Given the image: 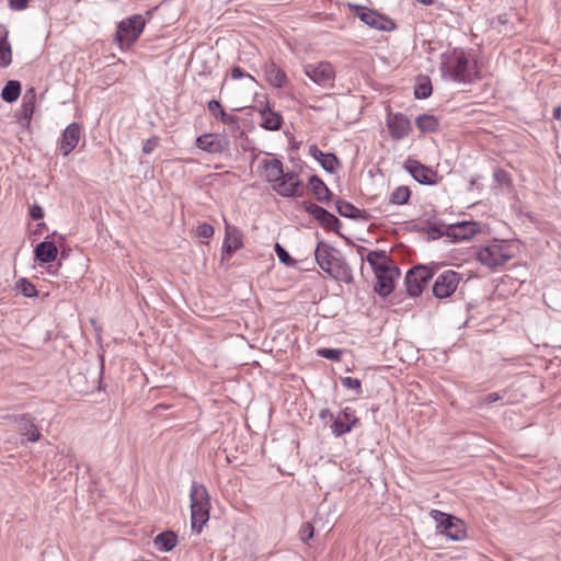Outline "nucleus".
I'll use <instances>...</instances> for the list:
<instances>
[{
  "mask_svg": "<svg viewBox=\"0 0 561 561\" xmlns=\"http://www.w3.org/2000/svg\"><path fill=\"white\" fill-rule=\"evenodd\" d=\"M320 417L322 420H324L325 417H330L331 420L333 419V414L328 410V409H324L320 412Z\"/></svg>",
  "mask_w": 561,
  "mask_h": 561,
  "instance_id": "obj_52",
  "label": "nucleus"
},
{
  "mask_svg": "<svg viewBox=\"0 0 561 561\" xmlns=\"http://www.w3.org/2000/svg\"><path fill=\"white\" fill-rule=\"evenodd\" d=\"M513 256L512 245L505 242H494L476 252L477 260L491 270L505 265Z\"/></svg>",
  "mask_w": 561,
  "mask_h": 561,
  "instance_id": "obj_5",
  "label": "nucleus"
},
{
  "mask_svg": "<svg viewBox=\"0 0 561 561\" xmlns=\"http://www.w3.org/2000/svg\"><path fill=\"white\" fill-rule=\"evenodd\" d=\"M411 196V191L408 186L401 185L393 190L389 196V203L393 205H405L408 204Z\"/></svg>",
  "mask_w": 561,
  "mask_h": 561,
  "instance_id": "obj_35",
  "label": "nucleus"
},
{
  "mask_svg": "<svg viewBox=\"0 0 561 561\" xmlns=\"http://www.w3.org/2000/svg\"><path fill=\"white\" fill-rule=\"evenodd\" d=\"M505 391L503 393L501 392H490L486 396L482 397L478 401V405H488L491 403H494L499 400H502L504 398Z\"/></svg>",
  "mask_w": 561,
  "mask_h": 561,
  "instance_id": "obj_41",
  "label": "nucleus"
},
{
  "mask_svg": "<svg viewBox=\"0 0 561 561\" xmlns=\"http://www.w3.org/2000/svg\"><path fill=\"white\" fill-rule=\"evenodd\" d=\"M405 169L420 184L435 185L437 183V173L416 160H408Z\"/></svg>",
  "mask_w": 561,
  "mask_h": 561,
  "instance_id": "obj_15",
  "label": "nucleus"
},
{
  "mask_svg": "<svg viewBox=\"0 0 561 561\" xmlns=\"http://www.w3.org/2000/svg\"><path fill=\"white\" fill-rule=\"evenodd\" d=\"M21 93V84L19 81L11 80L8 81L1 91V98L8 102L12 103L16 101Z\"/></svg>",
  "mask_w": 561,
  "mask_h": 561,
  "instance_id": "obj_34",
  "label": "nucleus"
},
{
  "mask_svg": "<svg viewBox=\"0 0 561 561\" xmlns=\"http://www.w3.org/2000/svg\"><path fill=\"white\" fill-rule=\"evenodd\" d=\"M416 127L422 133H434L438 129L439 123L434 115L422 114L415 119Z\"/></svg>",
  "mask_w": 561,
  "mask_h": 561,
  "instance_id": "obj_32",
  "label": "nucleus"
},
{
  "mask_svg": "<svg viewBox=\"0 0 561 561\" xmlns=\"http://www.w3.org/2000/svg\"><path fill=\"white\" fill-rule=\"evenodd\" d=\"M313 526L312 524L310 523H305L301 528H300V531H299V535H300V539L302 541H308L310 540L312 537H313Z\"/></svg>",
  "mask_w": 561,
  "mask_h": 561,
  "instance_id": "obj_44",
  "label": "nucleus"
},
{
  "mask_svg": "<svg viewBox=\"0 0 561 561\" xmlns=\"http://www.w3.org/2000/svg\"><path fill=\"white\" fill-rule=\"evenodd\" d=\"M314 257L319 267L332 278L345 284L353 282L352 268L337 249L320 241L314 250Z\"/></svg>",
  "mask_w": 561,
  "mask_h": 561,
  "instance_id": "obj_2",
  "label": "nucleus"
},
{
  "mask_svg": "<svg viewBox=\"0 0 561 561\" xmlns=\"http://www.w3.org/2000/svg\"><path fill=\"white\" fill-rule=\"evenodd\" d=\"M358 419L355 416V411L346 407L337 416H333L331 424V432L335 437H340L346 433H350L353 427L358 423Z\"/></svg>",
  "mask_w": 561,
  "mask_h": 561,
  "instance_id": "obj_12",
  "label": "nucleus"
},
{
  "mask_svg": "<svg viewBox=\"0 0 561 561\" xmlns=\"http://www.w3.org/2000/svg\"><path fill=\"white\" fill-rule=\"evenodd\" d=\"M553 118L557 119V121H561V106H557L553 108Z\"/></svg>",
  "mask_w": 561,
  "mask_h": 561,
  "instance_id": "obj_50",
  "label": "nucleus"
},
{
  "mask_svg": "<svg viewBox=\"0 0 561 561\" xmlns=\"http://www.w3.org/2000/svg\"><path fill=\"white\" fill-rule=\"evenodd\" d=\"M318 355L323 358L337 362L341 359L343 351L339 348H320L318 350Z\"/></svg>",
  "mask_w": 561,
  "mask_h": 561,
  "instance_id": "obj_39",
  "label": "nucleus"
},
{
  "mask_svg": "<svg viewBox=\"0 0 561 561\" xmlns=\"http://www.w3.org/2000/svg\"><path fill=\"white\" fill-rule=\"evenodd\" d=\"M160 144V138L156 135L147 139L142 145V152L145 154L151 153Z\"/></svg>",
  "mask_w": 561,
  "mask_h": 561,
  "instance_id": "obj_42",
  "label": "nucleus"
},
{
  "mask_svg": "<svg viewBox=\"0 0 561 561\" xmlns=\"http://www.w3.org/2000/svg\"><path fill=\"white\" fill-rule=\"evenodd\" d=\"M416 1L422 3L423 5H431L434 3V0H416Z\"/></svg>",
  "mask_w": 561,
  "mask_h": 561,
  "instance_id": "obj_53",
  "label": "nucleus"
},
{
  "mask_svg": "<svg viewBox=\"0 0 561 561\" xmlns=\"http://www.w3.org/2000/svg\"><path fill=\"white\" fill-rule=\"evenodd\" d=\"M431 516L437 523V529L440 534L454 541H459L465 538V526L459 518L437 510H433Z\"/></svg>",
  "mask_w": 561,
  "mask_h": 561,
  "instance_id": "obj_7",
  "label": "nucleus"
},
{
  "mask_svg": "<svg viewBox=\"0 0 561 561\" xmlns=\"http://www.w3.org/2000/svg\"><path fill=\"white\" fill-rule=\"evenodd\" d=\"M506 176H507V174L503 170H497L495 172V178L497 179V181H503L504 179H506Z\"/></svg>",
  "mask_w": 561,
  "mask_h": 561,
  "instance_id": "obj_51",
  "label": "nucleus"
},
{
  "mask_svg": "<svg viewBox=\"0 0 561 561\" xmlns=\"http://www.w3.org/2000/svg\"><path fill=\"white\" fill-rule=\"evenodd\" d=\"M9 31L0 23V67L7 68L12 62V47L8 41Z\"/></svg>",
  "mask_w": 561,
  "mask_h": 561,
  "instance_id": "obj_26",
  "label": "nucleus"
},
{
  "mask_svg": "<svg viewBox=\"0 0 561 561\" xmlns=\"http://www.w3.org/2000/svg\"><path fill=\"white\" fill-rule=\"evenodd\" d=\"M261 127H263L266 130H278L282 127L283 124V117L276 113L271 111L270 108H265L261 111Z\"/></svg>",
  "mask_w": 561,
  "mask_h": 561,
  "instance_id": "obj_29",
  "label": "nucleus"
},
{
  "mask_svg": "<svg viewBox=\"0 0 561 561\" xmlns=\"http://www.w3.org/2000/svg\"><path fill=\"white\" fill-rule=\"evenodd\" d=\"M304 209L310 216H312L320 224V226L322 228H324L327 230H332L336 233L340 232V229L342 227L341 221L339 220V218L336 216L329 213L323 207H321L314 203H311V202H305Z\"/></svg>",
  "mask_w": 561,
  "mask_h": 561,
  "instance_id": "obj_10",
  "label": "nucleus"
},
{
  "mask_svg": "<svg viewBox=\"0 0 561 561\" xmlns=\"http://www.w3.org/2000/svg\"><path fill=\"white\" fill-rule=\"evenodd\" d=\"M145 27V19L135 14L118 24L116 39L121 46H131L140 36Z\"/></svg>",
  "mask_w": 561,
  "mask_h": 561,
  "instance_id": "obj_8",
  "label": "nucleus"
},
{
  "mask_svg": "<svg viewBox=\"0 0 561 561\" xmlns=\"http://www.w3.org/2000/svg\"><path fill=\"white\" fill-rule=\"evenodd\" d=\"M242 245V234L240 230L227 225L222 242V257H230L237 250L241 249Z\"/></svg>",
  "mask_w": 561,
  "mask_h": 561,
  "instance_id": "obj_18",
  "label": "nucleus"
},
{
  "mask_svg": "<svg viewBox=\"0 0 561 561\" xmlns=\"http://www.w3.org/2000/svg\"><path fill=\"white\" fill-rule=\"evenodd\" d=\"M264 73L267 82L275 88H283L287 83V76L275 62L271 61L264 66Z\"/></svg>",
  "mask_w": 561,
  "mask_h": 561,
  "instance_id": "obj_25",
  "label": "nucleus"
},
{
  "mask_svg": "<svg viewBox=\"0 0 561 561\" xmlns=\"http://www.w3.org/2000/svg\"><path fill=\"white\" fill-rule=\"evenodd\" d=\"M15 423L20 435L25 436L27 440L35 443L41 439L42 434L35 424V417L30 413L18 414Z\"/></svg>",
  "mask_w": 561,
  "mask_h": 561,
  "instance_id": "obj_16",
  "label": "nucleus"
},
{
  "mask_svg": "<svg viewBox=\"0 0 561 561\" xmlns=\"http://www.w3.org/2000/svg\"><path fill=\"white\" fill-rule=\"evenodd\" d=\"M371 10L369 9H366V8H357V16L359 18L360 21H363L365 23V16L368 15L370 13Z\"/></svg>",
  "mask_w": 561,
  "mask_h": 561,
  "instance_id": "obj_48",
  "label": "nucleus"
},
{
  "mask_svg": "<svg viewBox=\"0 0 561 561\" xmlns=\"http://www.w3.org/2000/svg\"><path fill=\"white\" fill-rule=\"evenodd\" d=\"M274 250H275V253L278 257V260L287 265V266H296L297 264V261L294 260L289 253L286 251L285 248H283L279 243H275V247H274Z\"/></svg>",
  "mask_w": 561,
  "mask_h": 561,
  "instance_id": "obj_38",
  "label": "nucleus"
},
{
  "mask_svg": "<svg viewBox=\"0 0 561 561\" xmlns=\"http://www.w3.org/2000/svg\"><path fill=\"white\" fill-rule=\"evenodd\" d=\"M309 186L312 194L320 203H327L330 201L332 193L320 178L312 175L309 179Z\"/></svg>",
  "mask_w": 561,
  "mask_h": 561,
  "instance_id": "obj_28",
  "label": "nucleus"
},
{
  "mask_svg": "<svg viewBox=\"0 0 561 561\" xmlns=\"http://www.w3.org/2000/svg\"><path fill=\"white\" fill-rule=\"evenodd\" d=\"M440 70L444 77L459 83H471L478 78L476 64L468 58L465 51L458 49L444 56Z\"/></svg>",
  "mask_w": 561,
  "mask_h": 561,
  "instance_id": "obj_3",
  "label": "nucleus"
},
{
  "mask_svg": "<svg viewBox=\"0 0 561 561\" xmlns=\"http://www.w3.org/2000/svg\"><path fill=\"white\" fill-rule=\"evenodd\" d=\"M264 176L272 184L273 190L284 197H300L304 195V185L295 172H284L279 159L263 160Z\"/></svg>",
  "mask_w": 561,
  "mask_h": 561,
  "instance_id": "obj_1",
  "label": "nucleus"
},
{
  "mask_svg": "<svg viewBox=\"0 0 561 561\" xmlns=\"http://www.w3.org/2000/svg\"><path fill=\"white\" fill-rule=\"evenodd\" d=\"M341 383H342L343 387H345L347 389L355 390L356 394L360 396V393H362V382H360L359 379L352 378V377H342L341 378Z\"/></svg>",
  "mask_w": 561,
  "mask_h": 561,
  "instance_id": "obj_40",
  "label": "nucleus"
},
{
  "mask_svg": "<svg viewBox=\"0 0 561 561\" xmlns=\"http://www.w3.org/2000/svg\"><path fill=\"white\" fill-rule=\"evenodd\" d=\"M28 0H9V7L12 10H24L27 7Z\"/></svg>",
  "mask_w": 561,
  "mask_h": 561,
  "instance_id": "obj_47",
  "label": "nucleus"
},
{
  "mask_svg": "<svg viewBox=\"0 0 561 561\" xmlns=\"http://www.w3.org/2000/svg\"><path fill=\"white\" fill-rule=\"evenodd\" d=\"M499 22H500L501 24H505V23H507V18H506V15H505V14H504V15H500V16H499Z\"/></svg>",
  "mask_w": 561,
  "mask_h": 561,
  "instance_id": "obj_54",
  "label": "nucleus"
},
{
  "mask_svg": "<svg viewBox=\"0 0 561 561\" xmlns=\"http://www.w3.org/2000/svg\"><path fill=\"white\" fill-rule=\"evenodd\" d=\"M366 260L373 267L374 273H387L394 267L392 260L385 251H370Z\"/></svg>",
  "mask_w": 561,
  "mask_h": 561,
  "instance_id": "obj_20",
  "label": "nucleus"
},
{
  "mask_svg": "<svg viewBox=\"0 0 561 561\" xmlns=\"http://www.w3.org/2000/svg\"><path fill=\"white\" fill-rule=\"evenodd\" d=\"M434 274L435 267L427 265H416L409 270L404 279L408 295L411 297L420 296Z\"/></svg>",
  "mask_w": 561,
  "mask_h": 561,
  "instance_id": "obj_6",
  "label": "nucleus"
},
{
  "mask_svg": "<svg viewBox=\"0 0 561 561\" xmlns=\"http://www.w3.org/2000/svg\"><path fill=\"white\" fill-rule=\"evenodd\" d=\"M230 77L233 80H239L241 78H249L251 81L256 82L255 79L250 75L243 71L240 67H233L230 72Z\"/></svg>",
  "mask_w": 561,
  "mask_h": 561,
  "instance_id": "obj_45",
  "label": "nucleus"
},
{
  "mask_svg": "<svg viewBox=\"0 0 561 561\" xmlns=\"http://www.w3.org/2000/svg\"><path fill=\"white\" fill-rule=\"evenodd\" d=\"M15 288L27 298L37 297L38 295L36 287L27 278H20L15 284Z\"/></svg>",
  "mask_w": 561,
  "mask_h": 561,
  "instance_id": "obj_37",
  "label": "nucleus"
},
{
  "mask_svg": "<svg viewBox=\"0 0 561 561\" xmlns=\"http://www.w3.org/2000/svg\"><path fill=\"white\" fill-rule=\"evenodd\" d=\"M153 542L158 550L167 552L176 546L178 537L173 531H163L156 536Z\"/></svg>",
  "mask_w": 561,
  "mask_h": 561,
  "instance_id": "obj_31",
  "label": "nucleus"
},
{
  "mask_svg": "<svg viewBox=\"0 0 561 561\" xmlns=\"http://www.w3.org/2000/svg\"><path fill=\"white\" fill-rule=\"evenodd\" d=\"M377 283L375 291L380 296H388L393 290V278L399 275L397 267L391 268L387 273H375Z\"/></svg>",
  "mask_w": 561,
  "mask_h": 561,
  "instance_id": "obj_22",
  "label": "nucleus"
},
{
  "mask_svg": "<svg viewBox=\"0 0 561 561\" xmlns=\"http://www.w3.org/2000/svg\"><path fill=\"white\" fill-rule=\"evenodd\" d=\"M433 88L431 79L427 76H420L414 87V96L420 100L427 99L432 94Z\"/></svg>",
  "mask_w": 561,
  "mask_h": 561,
  "instance_id": "obj_33",
  "label": "nucleus"
},
{
  "mask_svg": "<svg viewBox=\"0 0 561 561\" xmlns=\"http://www.w3.org/2000/svg\"><path fill=\"white\" fill-rule=\"evenodd\" d=\"M35 90L32 88L23 96L22 115L25 119H31L35 108Z\"/></svg>",
  "mask_w": 561,
  "mask_h": 561,
  "instance_id": "obj_36",
  "label": "nucleus"
},
{
  "mask_svg": "<svg viewBox=\"0 0 561 561\" xmlns=\"http://www.w3.org/2000/svg\"><path fill=\"white\" fill-rule=\"evenodd\" d=\"M215 232V229L211 225L209 224H199L196 228V233L198 237H202V238H210Z\"/></svg>",
  "mask_w": 561,
  "mask_h": 561,
  "instance_id": "obj_43",
  "label": "nucleus"
},
{
  "mask_svg": "<svg viewBox=\"0 0 561 561\" xmlns=\"http://www.w3.org/2000/svg\"><path fill=\"white\" fill-rule=\"evenodd\" d=\"M461 274L453 270H445L439 273L433 284V295L438 299L450 297L457 289Z\"/></svg>",
  "mask_w": 561,
  "mask_h": 561,
  "instance_id": "obj_9",
  "label": "nucleus"
},
{
  "mask_svg": "<svg viewBox=\"0 0 561 561\" xmlns=\"http://www.w3.org/2000/svg\"><path fill=\"white\" fill-rule=\"evenodd\" d=\"M365 18V24L378 31H391L394 28L392 20L374 10H371Z\"/></svg>",
  "mask_w": 561,
  "mask_h": 561,
  "instance_id": "obj_27",
  "label": "nucleus"
},
{
  "mask_svg": "<svg viewBox=\"0 0 561 561\" xmlns=\"http://www.w3.org/2000/svg\"><path fill=\"white\" fill-rule=\"evenodd\" d=\"M387 127L393 140H401L412 130L411 121L402 113L389 114Z\"/></svg>",
  "mask_w": 561,
  "mask_h": 561,
  "instance_id": "obj_14",
  "label": "nucleus"
},
{
  "mask_svg": "<svg viewBox=\"0 0 561 561\" xmlns=\"http://www.w3.org/2000/svg\"><path fill=\"white\" fill-rule=\"evenodd\" d=\"M18 417V414H5L0 416V420L2 421H11L15 423V419Z\"/></svg>",
  "mask_w": 561,
  "mask_h": 561,
  "instance_id": "obj_49",
  "label": "nucleus"
},
{
  "mask_svg": "<svg viewBox=\"0 0 561 561\" xmlns=\"http://www.w3.org/2000/svg\"><path fill=\"white\" fill-rule=\"evenodd\" d=\"M208 111L209 113L217 119H219L221 123L231 126V127H238L239 126V119L233 114H228L219 101L211 100L208 102Z\"/></svg>",
  "mask_w": 561,
  "mask_h": 561,
  "instance_id": "obj_24",
  "label": "nucleus"
},
{
  "mask_svg": "<svg viewBox=\"0 0 561 561\" xmlns=\"http://www.w3.org/2000/svg\"><path fill=\"white\" fill-rule=\"evenodd\" d=\"M476 182H477V180H476L474 178H472V179L470 180V185H471V186H473V185L476 184Z\"/></svg>",
  "mask_w": 561,
  "mask_h": 561,
  "instance_id": "obj_55",
  "label": "nucleus"
},
{
  "mask_svg": "<svg viewBox=\"0 0 561 561\" xmlns=\"http://www.w3.org/2000/svg\"><path fill=\"white\" fill-rule=\"evenodd\" d=\"M309 154L329 173H334L340 164L334 153H324L316 145L309 147Z\"/></svg>",
  "mask_w": 561,
  "mask_h": 561,
  "instance_id": "obj_21",
  "label": "nucleus"
},
{
  "mask_svg": "<svg viewBox=\"0 0 561 561\" xmlns=\"http://www.w3.org/2000/svg\"><path fill=\"white\" fill-rule=\"evenodd\" d=\"M196 146L208 153H222L229 148V140L221 134H204L196 138Z\"/></svg>",
  "mask_w": 561,
  "mask_h": 561,
  "instance_id": "obj_11",
  "label": "nucleus"
},
{
  "mask_svg": "<svg viewBox=\"0 0 561 561\" xmlns=\"http://www.w3.org/2000/svg\"><path fill=\"white\" fill-rule=\"evenodd\" d=\"M191 500V526L193 530L201 533L203 526L209 519L210 497L206 486L193 482L190 490Z\"/></svg>",
  "mask_w": 561,
  "mask_h": 561,
  "instance_id": "obj_4",
  "label": "nucleus"
},
{
  "mask_svg": "<svg viewBox=\"0 0 561 561\" xmlns=\"http://www.w3.org/2000/svg\"><path fill=\"white\" fill-rule=\"evenodd\" d=\"M304 72L319 85L329 84L334 78V70L330 62L308 64L304 67Z\"/></svg>",
  "mask_w": 561,
  "mask_h": 561,
  "instance_id": "obj_13",
  "label": "nucleus"
},
{
  "mask_svg": "<svg viewBox=\"0 0 561 561\" xmlns=\"http://www.w3.org/2000/svg\"><path fill=\"white\" fill-rule=\"evenodd\" d=\"M58 248L53 241H42L34 249L35 259L41 263H51L56 260Z\"/></svg>",
  "mask_w": 561,
  "mask_h": 561,
  "instance_id": "obj_23",
  "label": "nucleus"
},
{
  "mask_svg": "<svg viewBox=\"0 0 561 561\" xmlns=\"http://www.w3.org/2000/svg\"><path fill=\"white\" fill-rule=\"evenodd\" d=\"M480 231L479 225L476 221H462L450 225L448 228V236L457 241L471 239Z\"/></svg>",
  "mask_w": 561,
  "mask_h": 561,
  "instance_id": "obj_19",
  "label": "nucleus"
},
{
  "mask_svg": "<svg viewBox=\"0 0 561 561\" xmlns=\"http://www.w3.org/2000/svg\"><path fill=\"white\" fill-rule=\"evenodd\" d=\"M30 216L34 220L42 219L44 217V210L38 204H33L30 208Z\"/></svg>",
  "mask_w": 561,
  "mask_h": 561,
  "instance_id": "obj_46",
  "label": "nucleus"
},
{
  "mask_svg": "<svg viewBox=\"0 0 561 561\" xmlns=\"http://www.w3.org/2000/svg\"><path fill=\"white\" fill-rule=\"evenodd\" d=\"M81 136V127L78 123L69 124L64 130L59 149L64 156H68L77 146Z\"/></svg>",
  "mask_w": 561,
  "mask_h": 561,
  "instance_id": "obj_17",
  "label": "nucleus"
},
{
  "mask_svg": "<svg viewBox=\"0 0 561 561\" xmlns=\"http://www.w3.org/2000/svg\"><path fill=\"white\" fill-rule=\"evenodd\" d=\"M335 208H336V211L343 217L351 218V219L365 218L364 210L356 208L353 204H351L346 201L337 199L335 202Z\"/></svg>",
  "mask_w": 561,
  "mask_h": 561,
  "instance_id": "obj_30",
  "label": "nucleus"
}]
</instances>
